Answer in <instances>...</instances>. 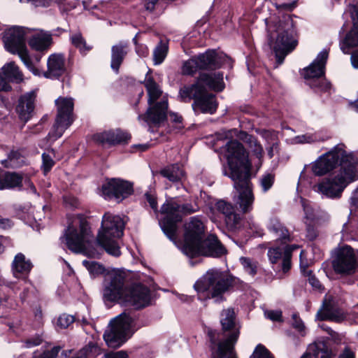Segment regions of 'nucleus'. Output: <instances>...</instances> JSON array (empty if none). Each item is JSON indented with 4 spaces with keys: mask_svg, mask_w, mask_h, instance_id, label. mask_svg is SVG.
Listing matches in <instances>:
<instances>
[{
    "mask_svg": "<svg viewBox=\"0 0 358 358\" xmlns=\"http://www.w3.org/2000/svg\"><path fill=\"white\" fill-rule=\"evenodd\" d=\"M338 172L331 178H324L318 185V190L331 199L339 198L346 186L355 181L357 173V159L352 152L345 150V145L340 143L329 152L320 156L312 164V171L317 176L327 174L338 165Z\"/></svg>",
    "mask_w": 358,
    "mask_h": 358,
    "instance_id": "nucleus-1",
    "label": "nucleus"
},
{
    "mask_svg": "<svg viewBox=\"0 0 358 358\" xmlns=\"http://www.w3.org/2000/svg\"><path fill=\"white\" fill-rule=\"evenodd\" d=\"M222 149L230 170L229 173L224 171V175L234 181V187L238 193L236 205L243 213H248L252 211L255 201L250 181L252 164L248 152L237 140L229 141Z\"/></svg>",
    "mask_w": 358,
    "mask_h": 358,
    "instance_id": "nucleus-2",
    "label": "nucleus"
},
{
    "mask_svg": "<svg viewBox=\"0 0 358 358\" xmlns=\"http://www.w3.org/2000/svg\"><path fill=\"white\" fill-rule=\"evenodd\" d=\"M235 320L234 309L223 310L220 318L222 331L213 329L208 331L211 358H238L234 345L240 331Z\"/></svg>",
    "mask_w": 358,
    "mask_h": 358,
    "instance_id": "nucleus-3",
    "label": "nucleus"
},
{
    "mask_svg": "<svg viewBox=\"0 0 358 358\" xmlns=\"http://www.w3.org/2000/svg\"><path fill=\"white\" fill-rule=\"evenodd\" d=\"M268 43L275 53L277 61L282 64L285 57L298 45V32L290 15L266 21Z\"/></svg>",
    "mask_w": 358,
    "mask_h": 358,
    "instance_id": "nucleus-4",
    "label": "nucleus"
},
{
    "mask_svg": "<svg viewBox=\"0 0 358 358\" xmlns=\"http://www.w3.org/2000/svg\"><path fill=\"white\" fill-rule=\"evenodd\" d=\"M236 278L217 270H210L198 280L194 287L200 300L213 299L215 303L225 301L224 294L230 292Z\"/></svg>",
    "mask_w": 358,
    "mask_h": 358,
    "instance_id": "nucleus-5",
    "label": "nucleus"
},
{
    "mask_svg": "<svg viewBox=\"0 0 358 358\" xmlns=\"http://www.w3.org/2000/svg\"><path fill=\"white\" fill-rule=\"evenodd\" d=\"M143 85L147 90L148 95V103L150 106L145 114H138V120L148 124L158 125L166 119L168 100L167 99H163L152 105L162 96L163 92L153 78L148 76V73L143 81Z\"/></svg>",
    "mask_w": 358,
    "mask_h": 358,
    "instance_id": "nucleus-6",
    "label": "nucleus"
},
{
    "mask_svg": "<svg viewBox=\"0 0 358 358\" xmlns=\"http://www.w3.org/2000/svg\"><path fill=\"white\" fill-rule=\"evenodd\" d=\"M124 224L122 219L110 213H106L101 222L102 231L97 236V243L107 253L114 257L121 255L119 245L115 238L123 235Z\"/></svg>",
    "mask_w": 358,
    "mask_h": 358,
    "instance_id": "nucleus-7",
    "label": "nucleus"
},
{
    "mask_svg": "<svg viewBox=\"0 0 358 358\" xmlns=\"http://www.w3.org/2000/svg\"><path fill=\"white\" fill-rule=\"evenodd\" d=\"M197 206H193L191 203L179 205L173 201H167L160 209V213L165 215L159 222V224L164 233L171 240L176 238L177 223L182 220L181 213L187 215L198 210Z\"/></svg>",
    "mask_w": 358,
    "mask_h": 358,
    "instance_id": "nucleus-8",
    "label": "nucleus"
},
{
    "mask_svg": "<svg viewBox=\"0 0 358 358\" xmlns=\"http://www.w3.org/2000/svg\"><path fill=\"white\" fill-rule=\"evenodd\" d=\"M328 56L327 50H322L315 59L303 70L306 84L317 92L331 94L333 90L331 83L324 77Z\"/></svg>",
    "mask_w": 358,
    "mask_h": 358,
    "instance_id": "nucleus-9",
    "label": "nucleus"
},
{
    "mask_svg": "<svg viewBox=\"0 0 358 358\" xmlns=\"http://www.w3.org/2000/svg\"><path fill=\"white\" fill-rule=\"evenodd\" d=\"M345 15H349L353 27L341 43V49L345 54H350L351 63L355 69H358V1L345 0Z\"/></svg>",
    "mask_w": 358,
    "mask_h": 358,
    "instance_id": "nucleus-10",
    "label": "nucleus"
},
{
    "mask_svg": "<svg viewBox=\"0 0 358 358\" xmlns=\"http://www.w3.org/2000/svg\"><path fill=\"white\" fill-rule=\"evenodd\" d=\"M130 284L127 273L120 269L108 272L103 282V298L105 301L121 302Z\"/></svg>",
    "mask_w": 358,
    "mask_h": 358,
    "instance_id": "nucleus-11",
    "label": "nucleus"
},
{
    "mask_svg": "<svg viewBox=\"0 0 358 358\" xmlns=\"http://www.w3.org/2000/svg\"><path fill=\"white\" fill-rule=\"evenodd\" d=\"M331 265L334 273L341 277L355 273L357 260L354 249L348 245L334 248L331 254Z\"/></svg>",
    "mask_w": 358,
    "mask_h": 358,
    "instance_id": "nucleus-12",
    "label": "nucleus"
},
{
    "mask_svg": "<svg viewBox=\"0 0 358 358\" xmlns=\"http://www.w3.org/2000/svg\"><path fill=\"white\" fill-rule=\"evenodd\" d=\"M133 320L130 315L123 313L110 322V328L106 330L103 338L110 348H119L127 339Z\"/></svg>",
    "mask_w": 358,
    "mask_h": 358,
    "instance_id": "nucleus-13",
    "label": "nucleus"
},
{
    "mask_svg": "<svg viewBox=\"0 0 358 358\" xmlns=\"http://www.w3.org/2000/svg\"><path fill=\"white\" fill-rule=\"evenodd\" d=\"M57 106V116L53 130L50 135L55 139L60 138L64 131L73 122V99L71 97L59 96L55 101Z\"/></svg>",
    "mask_w": 358,
    "mask_h": 358,
    "instance_id": "nucleus-14",
    "label": "nucleus"
},
{
    "mask_svg": "<svg viewBox=\"0 0 358 358\" xmlns=\"http://www.w3.org/2000/svg\"><path fill=\"white\" fill-rule=\"evenodd\" d=\"M226 252L227 250L217 237L214 234H209L205 239L199 241L185 255L190 257L199 255L220 257Z\"/></svg>",
    "mask_w": 358,
    "mask_h": 358,
    "instance_id": "nucleus-15",
    "label": "nucleus"
},
{
    "mask_svg": "<svg viewBox=\"0 0 358 358\" xmlns=\"http://www.w3.org/2000/svg\"><path fill=\"white\" fill-rule=\"evenodd\" d=\"M121 302L131 305L136 309L143 308L151 303V292L141 283H130Z\"/></svg>",
    "mask_w": 358,
    "mask_h": 358,
    "instance_id": "nucleus-16",
    "label": "nucleus"
},
{
    "mask_svg": "<svg viewBox=\"0 0 358 358\" xmlns=\"http://www.w3.org/2000/svg\"><path fill=\"white\" fill-rule=\"evenodd\" d=\"M29 31L28 28L20 26H13L6 29L3 33V42L6 50L15 55L26 48V35Z\"/></svg>",
    "mask_w": 358,
    "mask_h": 358,
    "instance_id": "nucleus-17",
    "label": "nucleus"
},
{
    "mask_svg": "<svg viewBox=\"0 0 358 358\" xmlns=\"http://www.w3.org/2000/svg\"><path fill=\"white\" fill-rule=\"evenodd\" d=\"M90 230L85 220L80 222L79 230L71 227L65 234L66 244L69 250L76 253H82L85 250V243L88 241Z\"/></svg>",
    "mask_w": 358,
    "mask_h": 358,
    "instance_id": "nucleus-18",
    "label": "nucleus"
},
{
    "mask_svg": "<svg viewBox=\"0 0 358 358\" xmlns=\"http://www.w3.org/2000/svg\"><path fill=\"white\" fill-rule=\"evenodd\" d=\"M102 192L108 199H115L120 202L133 194V183L127 180L113 178L102 186Z\"/></svg>",
    "mask_w": 358,
    "mask_h": 358,
    "instance_id": "nucleus-19",
    "label": "nucleus"
},
{
    "mask_svg": "<svg viewBox=\"0 0 358 358\" xmlns=\"http://www.w3.org/2000/svg\"><path fill=\"white\" fill-rule=\"evenodd\" d=\"M205 227L203 222L198 217H191L185 227L182 247L185 254L203 239Z\"/></svg>",
    "mask_w": 358,
    "mask_h": 358,
    "instance_id": "nucleus-20",
    "label": "nucleus"
},
{
    "mask_svg": "<svg viewBox=\"0 0 358 358\" xmlns=\"http://www.w3.org/2000/svg\"><path fill=\"white\" fill-rule=\"evenodd\" d=\"M215 209L224 216L225 224L229 230L235 231L241 227L242 217L235 211L234 205L224 199L217 200Z\"/></svg>",
    "mask_w": 358,
    "mask_h": 358,
    "instance_id": "nucleus-21",
    "label": "nucleus"
},
{
    "mask_svg": "<svg viewBox=\"0 0 358 358\" xmlns=\"http://www.w3.org/2000/svg\"><path fill=\"white\" fill-rule=\"evenodd\" d=\"M201 70L213 71L220 69L230 58L223 53H217L214 50H208L204 53L196 56Z\"/></svg>",
    "mask_w": 358,
    "mask_h": 358,
    "instance_id": "nucleus-22",
    "label": "nucleus"
},
{
    "mask_svg": "<svg viewBox=\"0 0 358 358\" xmlns=\"http://www.w3.org/2000/svg\"><path fill=\"white\" fill-rule=\"evenodd\" d=\"M36 93L31 91L22 94L16 106V113L20 120L24 123L27 122L34 115Z\"/></svg>",
    "mask_w": 358,
    "mask_h": 358,
    "instance_id": "nucleus-23",
    "label": "nucleus"
},
{
    "mask_svg": "<svg viewBox=\"0 0 358 358\" xmlns=\"http://www.w3.org/2000/svg\"><path fill=\"white\" fill-rule=\"evenodd\" d=\"M46 71L43 76L46 78L58 79L66 71L65 57L62 53L51 54L47 60Z\"/></svg>",
    "mask_w": 358,
    "mask_h": 358,
    "instance_id": "nucleus-24",
    "label": "nucleus"
},
{
    "mask_svg": "<svg viewBox=\"0 0 358 358\" xmlns=\"http://www.w3.org/2000/svg\"><path fill=\"white\" fill-rule=\"evenodd\" d=\"M130 138L129 134L118 129L98 133L93 136V139L95 142L101 145L108 144L109 145L127 143Z\"/></svg>",
    "mask_w": 358,
    "mask_h": 358,
    "instance_id": "nucleus-25",
    "label": "nucleus"
},
{
    "mask_svg": "<svg viewBox=\"0 0 358 358\" xmlns=\"http://www.w3.org/2000/svg\"><path fill=\"white\" fill-rule=\"evenodd\" d=\"M206 91L207 89L205 86L201 85L196 80L195 83L184 85L180 88L178 99L183 103H189L191 101H196Z\"/></svg>",
    "mask_w": 358,
    "mask_h": 358,
    "instance_id": "nucleus-26",
    "label": "nucleus"
},
{
    "mask_svg": "<svg viewBox=\"0 0 358 358\" xmlns=\"http://www.w3.org/2000/svg\"><path fill=\"white\" fill-rule=\"evenodd\" d=\"M345 318L343 311L335 307L331 299H325L322 307L317 311L316 319L320 321L329 320L341 322Z\"/></svg>",
    "mask_w": 358,
    "mask_h": 358,
    "instance_id": "nucleus-27",
    "label": "nucleus"
},
{
    "mask_svg": "<svg viewBox=\"0 0 358 358\" xmlns=\"http://www.w3.org/2000/svg\"><path fill=\"white\" fill-rule=\"evenodd\" d=\"M192 108L195 113L213 114L217 108V103L215 95L207 90L199 99L193 101Z\"/></svg>",
    "mask_w": 358,
    "mask_h": 358,
    "instance_id": "nucleus-28",
    "label": "nucleus"
},
{
    "mask_svg": "<svg viewBox=\"0 0 358 358\" xmlns=\"http://www.w3.org/2000/svg\"><path fill=\"white\" fill-rule=\"evenodd\" d=\"M28 44L34 50L46 51L52 44V34L48 31L40 30L29 38Z\"/></svg>",
    "mask_w": 358,
    "mask_h": 358,
    "instance_id": "nucleus-29",
    "label": "nucleus"
},
{
    "mask_svg": "<svg viewBox=\"0 0 358 358\" xmlns=\"http://www.w3.org/2000/svg\"><path fill=\"white\" fill-rule=\"evenodd\" d=\"M196 80L201 85L215 92H222L224 88L223 73L220 71L214 73H201Z\"/></svg>",
    "mask_w": 358,
    "mask_h": 358,
    "instance_id": "nucleus-30",
    "label": "nucleus"
},
{
    "mask_svg": "<svg viewBox=\"0 0 358 358\" xmlns=\"http://www.w3.org/2000/svg\"><path fill=\"white\" fill-rule=\"evenodd\" d=\"M268 229L276 238V241L278 243L287 244L292 240L288 229L277 218L270 220Z\"/></svg>",
    "mask_w": 358,
    "mask_h": 358,
    "instance_id": "nucleus-31",
    "label": "nucleus"
},
{
    "mask_svg": "<svg viewBox=\"0 0 358 358\" xmlns=\"http://www.w3.org/2000/svg\"><path fill=\"white\" fill-rule=\"evenodd\" d=\"M129 51V45L126 42H120L111 48L110 67L115 72H118L120 66Z\"/></svg>",
    "mask_w": 358,
    "mask_h": 358,
    "instance_id": "nucleus-32",
    "label": "nucleus"
},
{
    "mask_svg": "<svg viewBox=\"0 0 358 358\" xmlns=\"http://www.w3.org/2000/svg\"><path fill=\"white\" fill-rule=\"evenodd\" d=\"M307 351L315 358H333L334 354L329 343L325 340H317L309 345Z\"/></svg>",
    "mask_w": 358,
    "mask_h": 358,
    "instance_id": "nucleus-33",
    "label": "nucleus"
},
{
    "mask_svg": "<svg viewBox=\"0 0 358 358\" xmlns=\"http://www.w3.org/2000/svg\"><path fill=\"white\" fill-rule=\"evenodd\" d=\"M32 267L33 265L30 260L27 259L22 253L17 254L12 263L13 272L17 278L27 275Z\"/></svg>",
    "mask_w": 358,
    "mask_h": 358,
    "instance_id": "nucleus-34",
    "label": "nucleus"
},
{
    "mask_svg": "<svg viewBox=\"0 0 358 358\" xmlns=\"http://www.w3.org/2000/svg\"><path fill=\"white\" fill-rule=\"evenodd\" d=\"M23 176L16 172H6L0 176V189L22 187Z\"/></svg>",
    "mask_w": 358,
    "mask_h": 358,
    "instance_id": "nucleus-35",
    "label": "nucleus"
},
{
    "mask_svg": "<svg viewBox=\"0 0 358 358\" xmlns=\"http://www.w3.org/2000/svg\"><path fill=\"white\" fill-rule=\"evenodd\" d=\"M159 173L172 182H177L184 176L182 169L177 164H170L162 168Z\"/></svg>",
    "mask_w": 358,
    "mask_h": 358,
    "instance_id": "nucleus-36",
    "label": "nucleus"
},
{
    "mask_svg": "<svg viewBox=\"0 0 358 358\" xmlns=\"http://www.w3.org/2000/svg\"><path fill=\"white\" fill-rule=\"evenodd\" d=\"M0 71L1 74L5 76L6 79L8 80L10 82L15 81L18 83L22 80V75L14 62L5 64L0 69Z\"/></svg>",
    "mask_w": 358,
    "mask_h": 358,
    "instance_id": "nucleus-37",
    "label": "nucleus"
},
{
    "mask_svg": "<svg viewBox=\"0 0 358 358\" xmlns=\"http://www.w3.org/2000/svg\"><path fill=\"white\" fill-rule=\"evenodd\" d=\"M24 163V157L18 150H11L8 154L6 159L2 160L1 164L7 168H16Z\"/></svg>",
    "mask_w": 358,
    "mask_h": 358,
    "instance_id": "nucleus-38",
    "label": "nucleus"
},
{
    "mask_svg": "<svg viewBox=\"0 0 358 358\" xmlns=\"http://www.w3.org/2000/svg\"><path fill=\"white\" fill-rule=\"evenodd\" d=\"M169 50L168 43L160 41L153 51V62L155 65H159L166 58Z\"/></svg>",
    "mask_w": 358,
    "mask_h": 358,
    "instance_id": "nucleus-39",
    "label": "nucleus"
},
{
    "mask_svg": "<svg viewBox=\"0 0 358 358\" xmlns=\"http://www.w3.org/2000/svg\"><path fill=\"white\" fill-rule=\"evenodd\" d=\"M245 135V141L248 144L250 148L252 150V152L255 157L259 160L262 159L264 155V149L262 145L257 141V138L252 136L249 135L247 133H244Z\"/></svg>",
    "mask_w": 358,
    "mask_h": 358,
    "instance_id": "nucleus-40",
    "label": "nucleus"
},
{
    "mask_svg": "<svg viewBox=\"0 0 358 358\" xmlns=\"http://www.w3.org/2000/svg\"><path fill=\"white\" fill-rule=\"evenodd\" d=\"M70 39L71 43L78 48L80 52L83 55H85L92 49V47L87 44L86 41L80 33L73 34Z\"/></svg>",
    "mask_w": 358,
    "mask_h": 358,
    "instance_id": "nucleus-41",
    "label": "nucleus"
},
{
    "mask_svg": "<svg viewBox=\"0 0 358 358\" xmlns=\"http://www.w3.org/2000/svg\"><path fill=\"white\" fill-rule=\"evenodd\" d=\"M83 265L87 269L94 278L103 274L105 272L104 266L94 261L84 260Z\"/></svg>",
    "mask_w": 358,
    "mask_h": 358,
    "instance_id": "nucleus-42",
    "label": "nucleus"
},
{
    "mask_svg": "<svg viewBox=\"0 0 358 358\" xmlns=\"http://www.w3.org/2000/svg\"><path fill=\"white\" fill-rule=\"evenodd\" d=\"M201 70L196 57H194L183 63L182 73L183 75L193 76L197 71Z\"/></svg>",
    "mask_w": 358,
    "mask_h": 358,
    "instance_id": "nucleus-43",
    "label": "nucleus"
},
{
    "mask_svg": "<svg viewBox=\"0 0 358 358\" xmlns=\"http://www.w3.org/2000/svg\"><path fill=\"white\" fill-rule=\"evenodd\" d=\"M18 55L24 64L27 66V68L31 71L34 75L39 76L40 71L36 68L29 55L27 48H24L20 52L16 53Z\"/></svg>",
    "mask_w": 358,
    "mask_h": 358,
    "instance_id": "nucleus-44",
    "label": "nucleus"
},
{
    "mask_svg": "<svg viewBox=\"0 0 358 358\" xmlns=\"http://www.w3.org/2000/svg\"><path fill=\"white\" fill-rule=\"evenodd\" d=\"M296 245H288L285 247L284 255L282 257V268L283 272H287L291 268V257L294 250L298 248Z\"/></svg>",
    "mask_w": 358,
    "mask_h": 358,
    "instance_id": "nucleus-45",
    "label": "nucleus"
},
{
    "mask_svg": "<svg viewBox=\"0 0 358 358\" xmlns=\"http://www.w3.org/2000/svg\"><path fill=\"white\" fill-rule=\"evenodd\" d=\"M240 262L243 266L244 270L248 274L254 276L257 274V263L253 260H252L249 257H242L240 258Z\"/></svg>",
    "mask_w": 358,
    "mask_h": 358,
    "instance_id": "nucleus-46",
    "label": "nucleus"
},
{
    "mask_svg": "<svg viewBox=\"0 0 358 358\" xmlns=\"http://www.w3.org/2000/svg\"><path fill=\"white\" fill-rule=\"evenodd\" d=\"M275 181V176L272 173H266L260 178V185L262 191L266 192L271 188Z\"/></svg>",
    "mask_w": 358,
    "mask_h": 358,
    "instance_id": "nucleus-47",
    "label": "nucleus"
},
{
    "mask_svg": "<svg viewBox=\"0 0 358 358\" xmlns=\"http://www.w3.org/2000/svg\"><path fill=\"white\" fill-rule=\"evenodd\" d=\"M284 250H285V247L283 248H282L280 247L270 248L268 250V254H267L269 261L272 264H275L280 259L283 257Z\"/></svg>",
    "mask_w": 358,
    "mask_h": 358,
    "instance_id": "nucleus-48",
    "label": "nucleus"
},
{
    "mask_svg": "<svg viewBox=\"0 0 358 358\" xmlns=\"http://www.w3.org/2000/svg\"><path fill=\"white\" fill-rule=\"evenodd\" d=\"M250 358H273L270 352L262 344H258Z\"/></svg>",
    "mask_w": 358,
    "mask_h": 358,
    "instance_id": "nucleus-49",
    "label": "nucleus"
},
{
    "mask_svg": "<svg viewBox=\"0 0 358 358\" xmlns=\"http://www.w3.org/2000/svg\"><path fill=\"white\" fill-rule=\"evenodd\" d=\"M75 321L73 315L62 314L59 316L57 321V326L61 329H66Z\"/></svg>",
    "mask_w": 358,
    "mask_h": 358,
    "instance_id": "nucleus-50",
    "label": "nucleus"
},
{
    "mask_svg": "<svg viewBox=\"0 0 358 358\" xmlns=\"http://www.w3.org/2000/svg\"><path fill=\"white\" fill-rule=\"evenodd\" d=\"M43 339L39 334H36L22 341L23 346L26 348H31L41 345Z\"/></svg>",
    "mask_w": 358,
    "mask_h": 358,
    "instance_id": "nucleus-51",
    "label": "nucleus"
},
{
    "mask_svg": "<svg viewBox=\"0 0 358 358\" xmlns=\"http://www.w3.org/2000/svg\"><path fill=\"white\" fill-rule=\"evenodd\" d=\"M306 276L308 277V282L314 289L319 291H322L324 289L323 286L315 275L313 274L312 271H308Z\"/></svg>",
    "mask_w": 358,
    "mask_h": 358,
    "instance_id": "nucleus-52",
    "label": "nucleus"
},
{
    "mask_svg": "<svg viewBox=\"0 0 358 358\" xmlns=\"http://www.w3.org/2000/svg\"><path fill=\"white\" fill-rule=\"evenodd\" d=\"M42 159H43L42 167H43V171L45 173H47L48 172H49L50 171L52 167L54 166L55 162L52 159V157L46 153H43L42 155Z\"/></svg>",
    "mask_w": 358,
    "mask_h": 358,
    "instance_id": "nucleus-53",
    "label": "nucleus"
},
{
    "mask_svg": "<svg viewBox=\"0 0 358 358\" xmlns=\"http://www.w3.org/2000/svg\"><path fill=\"white\" fill-rule=\"evenodd\" d=\"M129 355L125 350L108 351L103 355L101 358H128Z\"/></svg>",
    "mask_w": 358,
    "mask_h": 358,
    "instance_id": "nucleus-54",
    "label": "nucleus"
},
{
    "mask_svg": "<svg viewBox=\"0 0 358 358\" xmlns=\"http://www.w3.org/2000/svg\"><path fill=\"white\" fill-rule=\"evenodd\" d=\"M292 327L297 331L301 332L304 330L305 326L298 314L294 313L292 315Z\"/></svg>",
    "mask_w": 358,
    "mask_h": 358,
    "instance_id": "nucleus-55",
    "label": "nucleus"
},
{
    "mask_svg": "<svg viewBox=\"0 0 358 358\" xmlns=\"http://www.w3.org/2000/svg\"><path fill=\"white\" fill-rule=\"evenodd\" d=\"M144 196L150 208L155 211V213H158V205L157 198L155 194L150 192H145Z\"/></svg>",
    "mask_w": 358,
    "mask_h": 358,
    "instance_id": "nucleus-56",
    "label": "nucleus"
},
{
    "mask_svg": "<svg viewBox=\"0 0 358 358\" xmlns=\"http://www.w3.org/2000/svg\"><path fill=\"white\" fill-rule=\"evenodd\" d=\"M266 318L274 321L280 322L282 320V311L281 310H267L264 313Z\"/></svg>",
    "mask_w": 358,
    "mask_h": 358,
    "instance_id": "nucleus-57",
    "label": "nucleus"
},
{
    "mask_svg": "<svg viewBox=\"0 0 358 358\" xmlns=\"http://www.w3.org/2000/svg\"><path fill=\"white\" fill-rule=\"evenodd\" d=\"M10 81L6 79L5 76L1 74L0 71V92L5 91L8 92L11 90V87L9 85Z\"/></svg>",
    "mask_w": 358,
    "mask_h": 358,
    "instance_id": "nucleus-58",
    "label": "nucleus"
},
{
    "mask_svg": "<svg viewBox=\"0 0 358 358\" xmlns=\"http://www.w3.org/2000/svg\"><path fill=\"white\" fill-rule=\"evenodd\" d=\"M61 350L59 346L53 347L50 350H45L43 353L45 358H56Z\"/></svg>",
    "mask_w": 358,
    "mask_h": 358,
    "instance_id": "nucleus-59",
    "label": "nucleus"
},
{
    "mask_svg": "<svg viewBox=\"0 0 358 358\" xmlns=\"http://www.w3.org/2000/svg\"><path fill=\"white\" fill-rule=\"evenodd\" d=\"M14 225L13 222L9 218H4L0 216V229H9Z\"/></svg>",
    "mask_w": 358,
    "mask_h": 358,
    "instance_id": "nucleus-60",
    "label": "nucleus"
},
{
    "mask_svg": "<svg viewBox=\"0 0 358 358\" xmlns=\"http://www.w3.org/2000/svg\"><path fill=\"white\" fill-rule=\"evenodd\" d=\"M338 358H356L355 352L350 348L345 347L343 352L339 355Z\"/></svg>",
    "mask_w": 358,
    "mask_h": 358,
    "instance_id": "nucleus-61",
    "label": "nucleus"
},
{
    "mask_svg": "<svg viewBox=\"0 0 358 358\" xmlns=\"http://www.w3.org/2000/svg\"><path fill=\"white\" fill-rule=\"evenodd\" d=\"M303 253V251H301V254H300V264H299V266H300L301 272L303 273V275H306L307 271H309L308 269V262L306 259L303 260L302 259Z\"/></svg>",
    "mask_w": 358,
    "mask_h": 358,
    "instance_id": "nucleus-62",
    "label": "nucleus"
},
{
    "mask_svg": "<svg viewBox=\"0 0 358 358\" xmlns=\"http://www.w3.org/2000/svg\"><path fill=\"white\" fill-rule=\"evenodd\" d=\"M136 52L140 57H146L149 54L148 48L144 45H136Z\"/></svg>",
    "mask_w": 358,
    "mask_h": 358,
    "instance_id": "nucleus-63",
    "label": "nucleus"
},
{
    "mask_svg": "<svg viewBox=\"0 0 358 358\" xmlns=\"http://www.w3.org/2000/svg\"><path fill=\"white\" fill-rule=\"evenodd\" d=\"M294 141L296 143H310L313 141V138L308 135L297 136L294 138Z\"/></svg>",
    "mask_w": 358,
    "mask_h": 358,
    "instance_id": "nucleus-64",
    "label": "nucleus"
}]
</instances>
